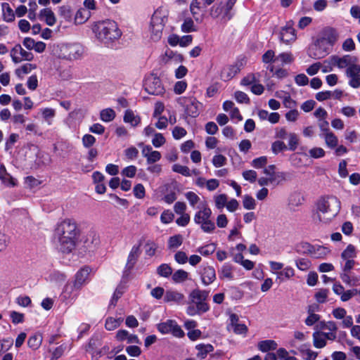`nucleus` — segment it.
<instances>
[{
  "instance_id": "f257e3e1",
  "label": "nucleus",
  "mask_w": 360,
  "mask_h": 360,
  "mask_svg": "<svg viewBox=\"0 0 360 360\" xmlns=\"http://www.w3.org/2000/svg\"><path fill=\"white\" fill-rule=\"evenodd\" d=\"M341 202L335 195L320 197L312 213V219L316 224H329L340 212Z\"/></svg>"
},
{
  "instance_id": "f03ea898",
  "label": "nucleus",
  "mask_w": 360,
  "mask_h": 360,
  "mask_svg": "<svg viewBox=\"0 0 360 360\" xmlns=\"http://www.w3.org/2000/svg\"><path fill=\"white\" fill-rule=\"evenodd\" d=\"M339 39L338 32L333 27L323 28L314 44L309 49V56L314 59L324 58L331 51Z\"/></svg>"
},
{
  "instance_id": "7ed1b4c3",
  "label": "nucleus",
  "mask_w": 360,
  "mask_h": 360,
  "mask_svg": "<svg viewBox=\"0 0 360 360\" xmlns=\"http://www.w3.org/2000/svg\"><path fill=\"white\" fill-rule=\"evenodd\" d=\"M59 248L63 253H70L75 249L78 235L76 222L70 219L63 220L56 229Z\"/></svg>"
},
{
  "instance_id": "20e7f679",
  "label": "nucleus",
  "mask_w": 360,
  "mask_h": 360,
  "mask_svg": "<svg viewBox=\"0 0 360 360\" xmlns=\"http://www.w3.org/2000/svg\"><path fill=\"white\" fill-rule=\"evenodd\" d=\"M92 31L97 39L107 46L119 39L122 36V32L117 24L112 20L95 22L92 27Z\"/></svg>"
},
{
  "instance_id": "39448f33",
  "label": "nucleus",
  "mask_w": 360,
  "mask_h": 360,
  "mask_svg": "<svg viewBox=\"0 0 360 360\" xmlns=\"http://www.w3.org/2000/svg\"><path fill=\"white\" fill-rule=\"evenodd\" d=\"M167 18L168 11L164 8L160 7L153 13L150 26V37L153 41H158L161 39Z\"/></svg>"
},
{
  "instance_id": "423d86ee",
  "label": "nucleus",
  "mask_w": 360,
  "mask_h": 360,
  "mask_svg": "<svg viewBox=\"0 0 360 360\" xmlns=\"http://www.w3.org/2000/svg\"><path fill=\"white\" fill-rule=\"evenodd\" d=\"M199 210L194 216L195 224L200 225L201 229L205 233H212L215 229V224L211 220L212 210L208 207L207 203H203L200 206H197Z\"/></svg>"
},
{
  "instance_id": "0eeeda50",
  "label": "nucleus",
  "mask_w": 360,
  "mask_h": 360,
  "mask_svg": "<svg viewBox=\"0 0 360 360\" xmlns=\"http://www.w3.org/2000/svg\"><path fill=\"white\" fill-rule=\"evenodd\" d=\"M209 292L200 289H195L189 295V300L191 304L196 305L200 311H207L210 309L209 305L205 302L208 297Z\"/></svg>"
},
{
  "instance_id": "6e6552de",
  "label": "nucleus",
  "mask_w": 360,
  "mask_h": 360,
  "mask_svg": "<svg viewBox=\"0 0 360 360\" xmlns=\"http://www.w3.org/2000/svg\"><path fill=\"white\" fill-rule=\"evenodd\" d=\"M178 103L185 108L186 113L192 117L199 115L200 103L193 97H179L177 99Z\"/></svg>"
},
{
  "instance_id": "1a4fd4ad",
  "label": "nucleus",
  "mask_w": 360,
  "mask_h": 360,
  "mask_svg": "<svg viewBox=\"0 0 360 360\" xmlns=\"http://www.w3.org/2000/svg\"><path fill=\"white\" fill-rule=\"evenodd\" d=\"M157 329L163 335L171 333L176 338H182L184 336V332L174 320H167L165 322L158 323L157 325Z\"/></svg>"
},
{
  "instance_id": "9d476101",
  "label": "nucleus",
  "mask_w": 360,
  "mask_h": 360,
  "mask_svg": "<svg viewBox=\"0 0 360 360\" xmlns=\"http://www.w3.org/2000/svg\"><path fill=\"white\" fill-rule=\"evenodd\" d=\"M144 88L151 95H161L165 91L160 78L154 74H151L146 77Z\"/></svg>"
},
{
  "instance_id": "9b49d317",
  "label": "nucleus",
  "mask_w": 360,
  "mask_h": 360,
  "mask_svg": "<svg viewBox=\"0 0 360 360\" xmlns=\"http://www.w3.org/2000/svg\"><path fill=\"white\" fill-rule=\"evenodd\" d=\"M61 51L63 58L72 60L79 59L82 56L84 49L79 44H70L63 45Z\"/></svg>"
},
{
  "instance_id": "f8f14e48",
  "label": "nucleus",
  "mask_w": 360,
  "mask_h": 360,
  "mask_svg": "<svg viewBox=\"0 0 360 360\" xmlns=\"http://www.w3.org/2000/svg\"><path fill=\"white\" fill-rule=\"evenodd\" d=\"M91 272V269L88 266L82 268L75 275V280L72 284L68 283L66 285V290H72L75 288L76 290H79L82 286L86 283L89 275Z\"/></svg>"
},
{
  "instance_id": "ddd939ff",
  "label": "nucleus",
  "mask_w": 360,
  "mask_h": 360,
  "mask_svg": "<svg viewBox=\"0 0 360 360\" xmlns=\"http://www.w3.org/2000/svg\"><path fill=\"white\" fill-rule=\"evenodd\" d=\"M12 60L15 63H19L22 60L31 61L34 56L31 52L25 51L20 44H16L11 51Z\"/></svg>"
},
{
  "instance_id": "4468645a",
  "label": "nucleus",
  "mask_w": 360,
  "mask_h": 360,
  "mask_svg": "<svg viewBox=\"0 0 360 360\" xmlns=\"http://www.w3.org/2000/svg\"><path fill=\"white\" fill-rule=\"evenodd\" d=\"M280 40L288 44L295 41L297 39L296 31L293 27V22L290 20L283 27L280 32Z\"/></svg>"
},
{
  "instance_id": "2eb2a0df",
  "label": "nucleus",
  "mask_w": 360,
  "mask_h": 360,
  "mask_svg": "<svg viewBox=\"0 0 360 360\" xmlns=\"http://www.w3.org/2000/svg\"><path fill=\"white\" fill-rule=\"evenodd\" d=\"M356 60V57L349 55H345L342 57L338 56H330V63L333 65H337L340 69L348 68L351 65H355Z\"/></svg>"
},
{
  "instance_id": "dca6fc26",
  "label": "nucleus",
  "mask_w": 360,
  "mask_h": 360,
  "mask_svg": "<svg viewBox=\"0 0 360 360\" xmlns=\"http://www.w3.org/2000/svg\"><path fill=\"white\" fill-rule=\"evenodd\" d=\"M346 75L350 78L349 84L354 88L358 89L360 87V65L356 64L351 65L346 70Z\"/></svg>"
},
{
  "instance_id": "f3484780",
  "label": "nucleus",
  "mask_w": 360,
  "mask_h": 360,
  "mask_svg": "<svg viewBox=\"0 0 360 360\" xmlns=\"http://www.w3.org/2000/svg\"><path fill=\"white\" fill-rule=\"evenodd\" d=\"M140 248L141 243H139V245H135L132 247L128 255L124 273H127V271L129 272L134 268L139 257L141 253Z\"/></svg>"
},
{
  "instance_id": "a211bd4d",
  "label": "nucleus",
  "mask_w": 360,
  "mask_h": 360,
  "mask_svg": "<svg viewBox=\"0 0 360 360\" xmlns=\"http://www.w3.org/2000/svg\"><path fill=\"white\" fill-rule=\"evenodd\" d=\"M100 244V238L98 234L90 232L84 240V248L88 252H94Z\"/></svg>"
},
{
  "instance_id": "6ab92c4d",
  "label": "nucleus",
  "mask_w": 360,
  "mask_h": 360,
  "mask_svg": "<svg viewBox=\"0 0 360 360\" xmlns=\"http://www.w3.org/2000/svg\"><path fill=\"white\" fill-rule=\"evenodd\" d=\"M240 65L238 64L226 65L221 70V77L226 81L230 80L240 72Z\"/></svg>"
},
{
  "instance_id": "aec40b11",
  "label": "nucleus",
  "mask_w": 360,
  "mask_h": 360,
  "mask_svg": "<svg viewBox=\"0 0 360 360\" xmlns=\"http://www.w3.org/2000/svg\"><path fill=\"white\" fill-rule=\"evenodd\" d=\"M215 278L216 273L214 267L210 266L203 267L201 271V280L205 285L212 283Z\"/></svg>"
},
{
  "instance_id": "412c9836",
  "label": "nucleus",
  "mask_w": 360,
  "mask_h": 360,
  "mask_svg": "<svg viewBox=\"0 0 360 360\" xmlns=\"http://www.w3.org/2000/svg\"><path fill=\"white\" fill-rule=\"evenodd\" d=\"M0 179L2 183L8 186H15L16 185V179L11 176L6 169L4 165L0 166Z\"/></svg>"
},
{
  "instance_id": "4be33fe9",
  "label": "nucleus",
  "mask_w": 360,
  "mask_h": 360,
  "mask_svg": "<svg viewBox=\"0 0 360 360\" xmlns=\"http://www.w3.org/2000/svg\"><path fill=\"white\" fill-rule=\"evenodd\" d=\"M2 15L4 21L11 22L15 20V12L8 3L1 4Z\"/></svg>"
},
{
  "instance_id": "5701e85b",
  "label": "nucleus",
  "mask_w": 360,
  "mask_h": 360,
  "mask_svg": "<svg viewBox=\"0 0 360 360\" xmlns=\"http://www.w3.org/2000/svg\"><path fill=\"white\" fill-rule=\"evenodd\" d=\"M186 198L188 200L189 205L193 208H197V206H200L203 203H207L205 201H202L200 197L193 191H188L185 194Z\"/></svg>"
},
{
  "instance_id": "b1692460",
  "label": "nucleus",
  "mask_w": 360,
  "mask_h": 360,
  "mask_svg": "<svg viewBox=\"0 0 360 360\" xmlns=\"http://www.w3.org/2000/svg\"><path fill=\"white\" fill-rule=\"evenodd\" d=\"M184 299L182 293L174 290H167L165 295L164 300L165 302H175L180 303Z\"/></svg>"
},
{
  "instance_id": "393cba45",
  "label": "nucleus",
  "mask_w": 360,
  "mask_h": 360,
  "mask_svg": "<svg viewBox=\"0 0 360 360\" xmlns=\"http://www.w3.org/2000/svg\"><path fill=\"white\" fill-rule=\"evenodd\" d=\"M198 350L197 356L200 359H204L207 355L214 350V347L210 344H199L195 346Z\"/></svg>"
},
{
  "instance_id": "a878e982",
  "label": "nucleus",
  "mask_w": 360,
  "mask_h": 360,
  "mask_svg": "<svg viewBox=\"0 0 360 360\" xmlns=\"http://www.w3.org/2000/svg\"><path fill=\"white\" fill-rule=\"evenodd\" d=\"M277 346V343L272 340H263L258 343V349L263 352L275 350Z\"/></svg>"
},
{
  "instance_id": "bb28decb",
  "label": "nucleus",
  "mask_w": 360,
  "mask_h": 360,
  "mask_svg": "<svg viewBox=\"0 0 360 360\" xmlns=\"http://www.w3.org/2000/svg\"><path fill=\"white\" fill-rule=\"evenodd\" d=\"M40 15L45 18L46 23L49 26H53L56 22L54 13L49 8L42 9Z\"/></svg>"
},
{
  "instance_id": "cd10ccee",
  "label": "nucleus",
  "mask_w": 360,
  "mask_h": 360,
  "mask_svg": "<svg viewBox=\"0 0 360 360\" xmlns=\"http://www.w3.org/2000/svg\"><path fill=\"white\" fill-rule=\"evenodd\" d=\"M326 146L330 148H335L338 146V137L332 131L323 134Z\"/></svg>"
},
{
  "instance_id": "c85d7f7f",
  "label": "nucleus",
  "mask_w": 360,
  "mask_h": 360,
  "mask_svg": "<svg viewBox=\"0 0 360 360\" xmlns=\"http://www.w3.org/2000/svg\"><path fill=\"white\" fill-rule=\"evenodd\" d=\"M313 250V245L307 242H301L295 246L296 252L300 255H310Z\"/></svg>"
},
{
  "instance_id": "c756f323",
  "label": "nucleus",
  "mask_w": 360,
  "mask_h": 360,
  "mask_svg": "<svg viewBox=\"0 0 360 360\" xmlns=\"http://www.w3.org/2000/svg\"><path fill=\"white\" fill-rule=\"evenodd\" d=\"M124 121L127 123H130L133 127H135L140 123L141 118L136 115L132 110H127L124 115Z\"/></svg>"
},
{
  "instance_id": "7c9ffc66",
  "label": "nucleus",
  "mask_w": 360,
  "mask_h": 360,
  "mask_svg": "<svg viewBox=\"0 0 360 360\" xmlns=\"http://www.w3.org/2000/svg\"><path fill=\"white\" fill-rule=\"evenodd\" d=\"M90 17V13L84 8L79 9L75 17V24L81 25L85 22Z\"/></svg>"
},
{
  "instance_id": "2f4dec72",
  "label": "nucleus",
  "mask_w": 360,
  "mask_h": 360,
  "mask_svg": "<svg viewBox=\"0 0 360 360\" xmlns=\"http://www.w3.org/2000/svg\"><path fill=\"white\" fill-rule=\"evenodd\" d=\"M330 252L329 250L323 246H314L311 256L314 258H324Z\"/></svg>"
},
{
  "instance_id": "473e14b6",
  "label": "nucleus",
  "mask_w": 360,
  "mask_h": 360,
  "mask_svg": "<svg viewBox=\"0 0 360 360\" xmlns=\"http://www.w3.org/2000/svg\"><path fill=\"white\" fill-rule=\"evenodd\" d=\"M224 8L223 3L216 4L210 9V15L214 18L222 16L223 18L226 19L224 17Z\"/></svg>"
},
{
  "instance_id": "72a5a7b5",
  "label": "nucleus",
  "mask_w": 360,
  "mask_h": 360,
  "mask_svg": "<svg viewBox=\"0 0 360 360\" xmlns=\"http://www.w3.org/2000/svg\"><path fill=\"white\" fill-rule=\"evenodd\" d=\"M58 14L60 18H63L65 21H70L72 17V12L70 6L63 5L59 7Z\"/></svg>"
},
{
  "instance_id": "f704fd0d",
  "label": "nucleus",
  "mask_w": 360,
  "mask_h": 360,
  "mask_svg": "<svg viewBox=\"0 0 360 360\" xmlns=\"http://www.w3.org/2000/svg\"><path fill=\"white\" fill-rule=\"evenodd\" d=\"M122 321V318L115 319L112 317H108L105 321V327L108 330H113L119 327Z\"/></svg>"
},
{
  "instance_id": "c9c22d12",
  "label": "nucleus",
  "mask_w": 360,
  "mask_h": 360,
  "mask_svg": "<svg viewBox=\"0 0 360 360\" xmlns=\"http://www.w3.org/2000/svg\"><path fill=\"white\" fill-rule=\"evenodd\" d=\"M340 278L345 283L350 286L354 285L356 283L359 281V278L352 276L350 271L349 272L342 271V272L340 274Z\"/></svg>"
},
{
  "instance_id": "e433bc0d",
  "label": "nucleus",
  "mask_w": 360,
  "mask_h": 360,
  "mask_svg": "<svg viewBox=\"0 0 360 360\" xmlns=\"http://www.w3.org/2000/svg\"><path fill=\"white\" fill-rule=\"evenodd\" d=\"M183 243V236L180 234L171 236L168 240V248L169 249H176L181 245Z\"/></svg>"
},
{
  "instance_id": "4c0bfd02",
  "label": "nucleus",
  "mask_w": 360,
  "mask_h": 360,
  "mask_svg": "<svg viewBox=\"0 0 360 360\" xmlns=\"http://www.w3.org/2000/svg\"><path fill=\"white\" fill-rule=\"evenodd\" d=\"M356 248L353 245H349L346 249L342 252L341 258L342 259H353L356 257Z\"/></svg>"
},
{
  "instance_id": "58836bf2",
  "label": "nucleus",
  "mask_w": 360,
  "mask_h": 360,
  "mask_svg": "<svg viewBox=\"0 0 360 360\" xmlns=\"http://www.w3.org/2000/svg\"><path fill=\"white\" fill-rule=\"evenodd\" d=\"M115 117V112L111 108H106L101 110L100 113V118L101 120L105 122H108L114 120Z\"/></svg>"
},
{
  "instance_id": "ea45409f",
  "label": "nucleus",
  "mask_w": 360,
  "mask_h": 360,
  "mask_svg": "<svg viewBox=\"0 0 360 360\" xmlns=\"http://www.w3.org/2000/svg\"><path fill=\"white\" fill-rule=\"evenodd\" d=\"M188 273L183 269H179L172 274V280L175 283H181L188 279Z\"/></svg>"
},
{
  "instance_id": "a19ab883",
  "label": "nucleus",
  "mask_w": 360,
  "mask_h": 360,
  "mask_svg": "<svg viewBox=\"0 0 360 360\" xmlns=\"http://www.w3.org/2000/svg\"><path fill=\"white\" fill-rule=\"evenodd\" d=\"M41 111L43 118L45 120V121L47 122L49 125H51L52 124V119L56 115L55 110L53 108H46L41 109Z\"/></svg>"
},
{
  "instance_id": "79ce46f5",
  "label": "nucleus",
  "mask_w": 360,
  "mask_h": 360,
  "mask_svg": "<svg viewBox=\"0 0 360 360\" xmlns=\"http://www.w3.org/2000/svg\"><path fill=\"white\" fill-rule=\"evenodd\" d=\"M294 60L292 54L290 52H284L278 55L274 61H281L282 64L291 63Z\"/></svg>"
},
{
  "instance_id": "37998d69",
  "label": "nucleus",
  "mask_w": 360,
  "mask_h": 360,
  "mask_svg": "<svg viewBox=\"0 0 360 360\" xmlns=\"http://www.w3.org/2000/svg\"><path fill=\"white\" fill-rule=\"evenodd\" d=\"M181 31L184 32H191L197 30L194 25L193 20L191 18H186L181 27Z\"/></svg>"
},
{
  "instance_id": "c03bdc74",
  "label": "nucleus",
  "mask_w": 360,
  "mask_h": 360,
  "mask_svg": "<svg viewBox=\"0 0 360 360\" xmlns=\"http://www.w3.org/2000/svg\"><path fill=\"white\" fill-rule=\"evenodd\" d=\"M157 273L158 275L162 277L167 278L172 274V267L167 264H162L157 269Z\"/></svg>"
},
{
  "instance_id": "a18cd8bd",
  "label": "nucleus",
  "mask_w": 360,
  "mask_h": 360,
  "mask_svg": "<svg viewBox=\"0 0 360 360\" xmlns=\"http://www.w3.org/2000/svg\"><path fill=\"white\" fill-rule=\"evenodd\" d=\"M227 195L226 194H220L214 196V204L216 207L221 210L227 203Z\"/></svg>"
},
{
  "instance_id": "49530a36",
  "label": "nucleus",
  "mask_w": 360,
  "mask_h": 360,
  "mask_svg": "<svg viewBox=\"0 0 360 360\" xmlns=\"http://www.w3.org/2000/svg\"><path fill=\"white\" fill-rule=\"evenodd\" d=\"M41 343V338L40 335H34L28 339L27 345L28 347L33 349H37Z\"/></svg>"
},
{
  "instance_id": "de8ad7c7",
  "label": "nucleus",
  "mask_w": 360,
  "mask_h": 360,
  "mask_svg": "<svg viewBox=\"0 0 360 360\" xmlns=\"http://www.w3.org/2000/svg\"><path fill=\"white\" fill-rule=\"evenodd\" d=\"M243 205L246 210H254L256 207L255 200L252 196L245 195L243 197Z\"/></svg>"
},
{
  "instance_id": "09e8293b",
  "label": "nucleus",
  "mask_w": 360,
  "mask_h": 360,
  "mask_svg": "<svg viewBox=\"0 0 360 360\" xmlns=\"http://www.w3.org/2000/svg\"><path fill=\"white\" fill-rule=\"evenodd\" d=\"M172 170L185 176H190L191 175V170L188 167L183 166L179 164L174 165L172 167Z\"/></svg>"
},
{
  "instance_id": "8fccbe9b",
  "label": "nucleus",
  "mask_w": 360,
  "mask_h": 360,
  "mask_svg": "<svg viewBox=\"0 0 360 360\" xmlns=\"http://www.w3.org/2000/svg\"><path fill=\"white\" fill-rule=\"evenodd\" d=\"M314 345L316 348H323L326 345L325 338H323L321 333H315L313 335Z\"/></svg>"
},
{
  "instance_id": "3c124183",
  "label": "nucleus",
  "mask_w": 360,
  "mask_h": 360,
  "mask_svg": "<svg viewBox=\"0 0 360 360\" xmlns=\"http://www.w3.org/2000/svg\"><path fill=\"white\" fill-rule=\"evenodd\" d=\"M215 249L216 248L214 244L211 243L199 248L197 251L203 256H208L212 255L214 252Z\"/></svg>"
},
{
  "instance_id": "603ef678",
  "label": "nucleus",
  "mask_w": 360,
  "mask_h": 360,
  "mask_svg": "<svg viewBox=\"0 0 360 360\" xmlns=\"http://www.w3.org/2000/svg\"><path fill=\"white\" fill-rule=\"evenodd\" d=\"M329 290L328 289H320L315 295L314 297L317 302L325 303L327 300Z\"/></svg>"
},
{
  "instance_id": "864d4df0",
  "label": "nucleus",
  "mask_w": 360,
  "mask_h": 360,
  "mask_svg": "<svg viewBox=\"0 0 360 360\" xmlns=\"http://www.w3.org/2000/svg\"><path fill=\"white\" fill-rule=\"evenodd\" d=\"M304 201V197L297 193L292 194L289 199V202L292 206H299L302 204Z\"/></svg>"
},
{
  "instance_id": "5fc2aeb1",
  "label": "nucleus",
  "mask_w": 360,
  "mask_h": 360,
  "mask_svg": "<svg viewBox=\"0 0 360 360\" xmlns=\"http://www.w3.org/2000/svg\"><path fill=\"white\" fill-rule=\"evenodd\" d=\"M285 174L283 172H278V173H274L271 174V176H268V179L270 184H278L281 179L285 180Z\"/></svg>"
},
{
  "instance_id": "6e6d98bb",
  "label": "nucleus",
  "mask_w": 360,
  "mask_h": 360,
  "mask_svg": "<svg viewBox=\"0 0 360 360\" xmlns=\"http://www.w3.org/2000/svg\"><path fill=\"white\" fill-rule=\"evenodd\" d=\"M161 154L159 151L153 150L151 153H148L147 157H146L147 163L149 165L153 164L161 159Z\"/></svg>"
},
{
  "instance_id": "4d7b16f0",
  "label": "nucleus",
  "mask_w": 360,
  "mask_h": 360,
  "mask_svg": "<svg viewBox=\"0 0 360 360\" xmlns=\"http://www.w3.org/2000/svg\"><path fill=\"white\" fill-rule=\"evenodd\" d=\"M237 0H228V1L224 5V17L226 20H230L232 18V14L231 13V11L232 10L233 6L236 3Z\"/></svg>"
},
{
  "instance_id": "13d9d810",
  "label": "nucleus",
  "mask_w": 360,
  "mask_h": 360,
  "mask_svg": "<svg viewBox=\"0 0 360 360\" xmlns=\"http://www.w3.org/2000/svg\"><path fill=\"white\" fill-rule=\"evenodd\" d=\"M226 161V158L223 155H217L213 157L212 162L215 167H220L225 165Z\"/></svg>"
},
{
  "instance_id": "bf43d9fd",
  "label": "nucleus",
  "mask_w": 360,
  "mask_h": 360,
  "mask_svg": "<svg viewBox=\"0 0 360 360\" xmlns=\"http://www.w3.org/2000/svg\"><path fill=\"white\" fill-rule=\"evenodd\" d=\"M297 267L301 271H307L311 266V262L307 259H299L295 261Z\"/></svg>"
},
{
  "instance_id": "052dcab7",
  "label": "nucleus",
  "mask_w": 360,
  "mask_h": 360,
  "mask_svg": "<svg viewBox=\"0 0 360 360\" xmlns=\"http://www.w3.org/2000/svg\"><path fill=\"white\" fill-rule=\"evenodd\" d=\"M165 143V139L163 135L160 133H155L152 140V143L155 148H159L164 145Z\"/></svg>"
},
{
  "instance_id": "680f3d73",
  "label": "nucleus",
  "mask_w": 360,
  "mask_h": 360,
  "mask_svg": "<svg viewBox=\"0 0 360 360\" xmlns=\"http://www.w3.org/2000/svg\"><path fill=\"white\" fill-rule=\"evenodd\" d=\"M234 98L236 100L240 103H250V98L248 96V95L240 91H237L234 94Z\"/></svg>"
},
{
  "instance_id": "e2e57ef3",
  "label": "nucleus",
  "mask_w": 360,
  "mask_h": 360,
  "mask_svg": "<svg viewBox=\"0 0 360 360\" xmlns=\"http://www.w3.org/2000/svg\"><path fill=\"white\" fill-rule=\"evenodd\" d=\"M174 214L169 210H165L160 217V220L163 224H169L174 219Z\"/></svg>"
},
{
  "instance_id": "0e129e2a",
  "label": "nucleus",
  "mask_w": 360,
  "mask_h": 360,
  "mask_svg": "<svg viewBox=\"0 0 360 360\" xmlns=\"http://www.w3.org/2000/svg\"><path fill=\"white\" fill-rule=\"evenodd\" d=\"M145 193V188L141 184H138L134 187V195L136 198H143Z\"/></svg>"
},
{
  "instance_id": "69168bd1",
  "label": "nucleus",
  "mask_w": 360,
  "mask_h": 360,
  "mask_svg": "<svg viewBox=\"0 0 360 360\" xmlns=\"http://www.w3.org/2000/svg\"><path fill=\"white\" fill-rule=\"evenodd\" d=\"M267 163V158L266 156H261L255 158L252 161V166L255 168L259 169L264 167Z\"/></svg>"
},
{
  "instance_id": "338daca9",
  "label": "nucleus",
  "mask_w": 360,
  "mask_h": 360,
  "mask_svg": "<svg viewBox=\"0 0 360 360\" xmlns=\"http://www.w3.org/2000/svg\"><path fill=\"white\" fill-rule=\"evenodd\" d=\"M301 352L302 354V356L305 360H315L318 353L316 352H314L311 349H301Z\"/></svg>"
},
{
  "instance_id": "774afa93",
  "label": "nucleus",
  "mask_w": 360,
  "mask_h": 360,
  "mask_svg": "<svg viewBox=\"0 0 360 360\" xmlns=\"http://www.w3.org/2000/svg\"><path fill=\"white\" fill-rule=\"evenodd\" d=\"M277 355L281 360H297L295 356H289L288 352L284 348H279L277 350Z\"/></svg>"
}]
</instances>
